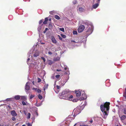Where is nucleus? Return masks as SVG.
Returning <instances> with one entry per match:
<instances>
[{
  "mask_svg": "<svg viewBox=\"0 0 126 126\" xmlns=\"http://www.w3.org/2000/svg\"><path fill=\"white\" fill-rule=\"evenodd\" d=\"M110 104L109 102H106L100 106L101 110L103 114V118L104 119L106 118L108 114Z\"/></svg>",
  "mask_w": 126,
  "mask_h": 126,
  "instance_id": "obj_1",
  "label": "nucleus"
},
{
  "mask_svg": "<svg viewBox=\"0 0 126 126\" xmlns=\"http://www.w3.org/2000/svg\"><path fill=\"white\" fill-rule=\"evenodd\" d=\"M71 93V92L69 90L68 92L65 95L62 97H60V98L69 100H70V99L73 98V95H70Z\"/></svg>",
  "mask_w": 126,
  "mask_h": 126,
  "instance_id": "obj_2",
  "label": "nucleus"
},
{
  "mask_svg": "<svg viewBox=\"0 0 126 126\" xmlns=\"http://www.w3.org/2000/svg\"><path fill=\"white\" fill-rule=\"evenodd\" d=\"M85 28V26L83 25L79 26L78 29V31L79 33L82 32Z\"/></svg>",
  "mask_w": 126,
  "mask_h": 126,
  "instance_id": "obj_3",
  "label": "nucleus"
},
{
  "mask_svg": "<svg viewBox=\"0 0 126 126\" xmlns=\"http://www.w3.org/2000/svg\"><path fill=\"white\" fill-rule=\"evenodd\" d=\"M69 90L68 89H66L63 91L61 93V94H60V97L65 95L68 92Z\"/></svg>",
  "mask_w": 126,
  "mask_h": 126,
  "instance_id": "obj_4",
  "label": "nucleus"
},
{
  "mask_svg": "<svg viewBox=\"0 0 126 126\" xmlns=\"http://www.w3.org/2000/svg\"><path fill=\"white\" fill-rule=\"evenodd\" d=\"M11 113L13 116H16L17 115V114L14 110H12L11 111Z\"/></svg>",
  "mask_w": 126,
  "mask_h": 126,
  "instance_id": "obj_5",
  "label": "nucleus"
},
{
  "mask_svg": "<svg viewBox=\"0 0 126 126\" xmlns=\"http://www.w3.org/2000/svg\"><path fill=\"white\" fill-rule=\"evenodd\" d=\"M51 40L52 42L54 44H56L57 43V41L55 39L54 37L52 36L51 37Z\"/></svg>",
  "mask_w": 126,
  "mask_h": 126,
  "instance_id": "obj_6",
  "label": "nucleus"
},
{
  "mask_svg": "<svg viewBox=\"0 0 126 126\" xmlns=\"http://www.w3.org/2000/svg\"><path fill=\"white\" fill-rule=\"evenodd\" d=\"M53 25V24H52L51 22L49 23L48 27L50 29H52Z\"/></svg>",
  "mask_w": 126,
  "mask_h": 126,
  "instance_id": "obj_7",
  "label": "nucleus"
},
{
  "mask_svg": "<svg viewBox=\"0 0 126 126\" xmlns=\"http://www.w3.org/2000/svg\"><path fill=\"white\" fill-rule=\"evenodd\" d=\"M76 95L77 96H79L81 95V93L80 91H76L75 92Z\"/></svg>",
  "mask_w": 126,
  "mask_h": 126,
  "instance_id": "obj_8",
  "label": "nucleus"
},
{
  "mask_svg": "<svg viewBox=\"0 0 126 126\" xmlns=\"http://www.w3.org/2000/svg\"><path fill=\"white\" fill-rule=\"evenodd\" d=\"M28 82H27L25 86V89L26 90H30V87L28 85Z\"/></svg>",
  "mask_w": 126,
  "mask_h": 126,
  "instance_id": "obj_9",
  "label": "nucleus"
},
{
  "mask_svg": "<svg viewBox=\"0 0 126 126\" xmlns=\"http://www.w3.org/2000/svg\"><path fill=\"white\" fill-rule=\"evenodd\" d=\"M98 5L99 4L98 3H96L93 5L92 8L95 9L98 6Z\"/></svg>",
  "mask_w": 126,
  "mask_h": 126,
  "instance_id": "obj_10",
  "label": "nucleus"
},
{
  "mask_svg": "<svg viewBox=\"0 0 126 126\" xmlns=\"http://www.w3.org/2000/svg\"><path fill=\"white\" fill-rule=\"evenodd\" d=\"M84 97H81L80 98H79V100H80V101H81L83 100L86 99V96L85 94L84 95Z\"/></svg>",
  "mask_w": 126,
  "mask_h": 126,
  "instance_id": "obj_11",
  "label": "nucleus"
},
{
  "mask_svg": "<svg viewBox=\"0 0 126 126\" xmlns=\"http://www.w3.org/2000/svg\"><path fill=\"white\" fill-rule=\"evenodd\" d=\"M126 119V115H123L120 117L121 120H124Z\"/></svg>",
  "mask_w": 126,
  "mask_h": 126,
  "instance_id": "obj_12",
  "label": "nucleus"
},
{
  "mask_svg": "<svg viewBox=\"0 0 126 126\" xmlns=\"http://www.w3.org/2000/svg\"><path fill=\"white\" fill-rule=\"evenodd\" d=\"M14 98L16 100H18L20 98V96L17 95L15 96Z\"/></svg>",
  "mask_w": 126,
  "mask_h": 126,
  "instance_id": "obj_13",
  "label": "nucleus"
},
{
  "mask_svg": "<svg viewBox=\"0 0 126 126\" xmlns=\"http://www.w3.org/2000/svg\"><path fill=\"white\" fill-rule=\"evenodd\" d=\"M39 55V53L38 52H36L34 54L33 56L34 57H36L38 56Z\"/></svg>",
  "mask_w": 126,
  "mask_h": 126,
  "instance_id": "obj_14",
  "label": "nucleus"
},
{
  "mask_svg": "<svg viewBox=\"0 0 126 126\" xmlns=\"http://www.w3.org/2000/svg\"><path fill=\"white\" fill-rule=\"evenodd\" d=\"M21 100L24 101H25L27 99V98L26 96H21Z\"/></svg>",
  "mask_w": 126,
  "mask_h": 126,
  "instance_id": "obj_15",
  "label": "nucleus"
},
{
  "mask_svg": "<svg viewBox=\"0 0 126 126\" xmlns=\"http://www.w3.org/2000/svg\"><path fill=\"white\" fill-rule=\"evenodd\" d=\"M48 20V17H46L45 18V21L43 22V23L44 24H46L47 23V22Z\"/></svg>",
  "mask_w": 126,
  "mask_h": 126,
  "instance_id": "obj_16",
  "label": "nucleus"
},
{
  "mask_svg": "<svg viewBox=\"0 0 126 126\" xmlns=\"http://www.w3.org/2000/svg\"><path fill=\"white\" fill-rule=\"evenodd\" d=\"M79 10L80 12H83L84 10V9L82 7H80L79 8Z\"/></svg>",
  "mask_w": 126,
  "mask_h": 126,
  "instance_id": "obj_17",
  "label": "nucleus"
},
{
  "mask_svg": "<svg viewBox=\"0 0 126 126\" xmlns=\"http://www.w3.org/2000/svg\"><path fill=\"white\" fill-rule=\"evenodd\" d=\"M123 112L124 114L126 115V108H123Z\"/></svg>",
  "mask_w": 126,
  "mask_h": 126,
  "instance_id": "obj_18",
  "label": "nucleus"
},
{
  "mask_svg": "<svg viewBox=\"0 0 126 126\" xmlns=\"http://www.w3.org/2000/svg\"><path fill=\"white\" fill-rule=\"evenodd\" d=\"M54 17L56 19L59 20L60 19V17L57 15H55Z\"/></svg>",
  "mask_w": 126,
  "mask_h": 126,
  "instance_id": "obj_19",
  "label": "nucleus"
},
{
  "mask_svg": "<svg viewBox=\"0 0 126 126\" xmlns=\"http://www.w3.org/2000/svg\"><path fill=\"white\" fill-rule=\"evenodd\" d=\"M31 114L30 113H28L27 114V118L29 119L30 118Z\"/></svg>",
  "mask_w": 126,
  "mask_h": 126,
  "instance_id": "obj_20",
  "label": "nucleus"
},
{
  "mask_svg": "<svg viewBox=\"0 0 126 126\" xmlns=\"http://www.w3.org/2000/svg\"><path fill=\"white\" fill-rule=\"evenodd\" d=\"M48 61V64L49 65H51L53 63V62L52 61L50 60H49Z\"/></svg>",
  "mask_w": 126,
  "mask_h": 126,
  "instance_id": "obj_21",
  "label": "nucleus"
},
{
  "mask_svg": "<svg viewBox=\"0 0 126 126\" xmlns=\"http://www.w3.org/2000/svg\"><path fill=\"white\" fill-rule=\"evenodd\" d=\"M48 86V84H47L45 85V88H44V91L45 90V88H46V89L47 88Z\"/></svg>",
  "mask_w": 126,
  "mask_h": 126,
  "instance_id": "obj_22",
  "label": "nucleus"
},
{
  "mask_svg": "<svg viewBox=\"0 0 126 126\" xmlns=\"http://www.w3.org/2000/svg\"><path fill=\"white\" fill-rule=\"evenodd\" d=\"M12 98H7L6 99V101H12Z\"/></svg>",
  "mask_w": 126,
  "mask_h": 126,
  "instance_id": "obj_23",
  "label": "nucleus"
},
{
  "mask_svg": "<svg viewBox=\"0 0 126 126\" xmlns=\"http://www.w3.org/2000/svg\"><path fill=\"white\" fill-rule=\"evenodd\" d=\"M61 36L63 38H65L66 37V36L64 34H61Z\"/></svg>",
  "mask_w": 126,
  "mask_h": 126,
  "instance_id": "obj_24",
  "label": "nucleus"
},
{
  "mask_svg": "<svg viewBox=\"0 0 126 126\" xmlns=\"http://www.w3.org/2000/svg\"><path fill=\"white\" fill-rule=\"evenodd\" d=\"M38 98L40 99L41 100L42 98V96L39 94L38 96Z\"/></svg>",
  "mask_w": 126,
  "mask_h": 126,
  "instance_id": "obj_25",
  "label": "nucleus"
},
{
  "mask_svg": "<svg viewBox=\"0 0 126 126\" xmlns=\"http://www.w3.org/2000/svg\"><path fill=\"white\" fill-rule=\"evenodd\" d=\"M60 30L62 31V32H64V29L63 28H60Z\"/></svg>",
  "mask_w": 126,
  "mask_h": 126,
  "instance_id": "obj_26",
  "label": "nucleus"
},
{
  "mask_svg": "<svg viewBox=\"0 0 126 126\" xmlns=\"http://www.w3.org/2000/svg\"><path fill=\"white\" fill-rule=\"evenodd\" d=\"M48 30V29L47 28H46L45 30L43 32L44 33H45L46 32V31Z\"/></svg>",
  "mask_w": 126,
  "mask_h": 126,
  "instance_id": "obj_27",
  "label": "nucleus"
},
{
  "mask_svg": "<svg viewBox=\"0 0 126 126\" xmlns=\"http://www.w3.org/2000/svg\"><path fill=\"white\" fill-rule=\"evenodd\" d=\"M44 61V62L45 63L46 61V59L44 57H42L41 58Z\"/></svg>",
  "mask_w": 126,
  "mask_h": 126,
  "instance_id": "obj_28",
  "label": "nucleus"
},
{
  "mask_svg": "<svg viewBox=\"0 0 126 126\" xmlns=\"http://www.w3.org/2000/svg\"><path fill=\"white\" fill-rule=\"evenodd\" d=\"M123 96L125 97V99H126V93H123Z\"/></svg>",
  "mask_w": 126,
  "mask_h": 126,
  "instance_id": "obj_29",
  "label": "nucleus"
},
{
  "mask_svg": "<svg viewBox=\"0 0 126 126\" xmlns=\"http://www.w3.org/2000/svg\"><path fill=\"white\" fill-rule=\"evenodd\" d=\"M22 105L24 106L26 105V102L24 101H22Z\"/></svg>",
  "mask_w": 126,
  "mask_h": 126,
  "instance_id": "obj_30",
  "label": "nucleus"
},
{
  "mask_svg": "<svg viewBox=\"0 0 126 126\" xmlns=\"http://www.w3.org/2000/svg\"><path fill=\"white\" fill-rule=\"evenodd\" d=\"M37 91L38 93H40L41 92V90L39 89H38L37 90Z\"/></svg>",
  "mask_w": 126,
  "mask_h": 126,
  "instance_id": "obj_31",
  "label": "nucleus"
},
{
  "mask_svg": "<svg viewBox=\"0 0 126 126\" xmlns=\"http://www.w3.org/2000/svg\"><path fill=\"white\" fill-rule=\"evenodd\" d=\"M73 33L74 34H77V32L76 31H74L73 32Z\"/></svg>",
  "mask_w": 126,
  "mask_h": 126,
  "instance_id": "obj_32",
  "label": "nucleus"
},
{
  "mask_svg": "<svg viewBox=\"0 0 126 126\" xmlns=\"http://www.w3.org/2000/svg\"><path fill=\"white\" fill-rule=\"evenodd\" d=\"M34 95H31L30 96V99H32V98H33L34 97Z\"/></svg>",
  "mask_w": 126,
  "mask_h": 126,
  "instance_id": "obj_33",
  "label": "nucleus"
},
{
  "mask_svg": "<svg viewBox=\"0 0 126 126\" xmlns=\"http://www.w3.org/2000/svg\"><path fill=\"white\" fill-rule=\"evenodd\" d=\"M78 100L77 99H74L73 100V101L74 102H76L78 101Z\"/></svg>",
  "mask_w": 126,
  "mask_h": 126,
  "instance_id": "obj_34",
  "label": "nucleus"
},
{
  "mask_svg": "<svg viewBox=\"0 0 126 126\" xmlns=\"http://www.w3.org/2000/svg\"><path fill=\"white\" fill-rule=\"evenodd\" d=\"M12 119L13 121H15L16 119L15 117H13L12 118Z\"/></svg>",
  "mask_w": 126,
  "mask_h": 126,
  "instance_id": "obj_35",
  "label": "nucleus"
},
{
  "mask_svg": "<svg viewBox=\"0 0 126 126\" xmlns=\"http://www.w3.org/2000/svg\"><path fill=\"white\" fill-rule=\"evenodd\" d=\"M55 77L56 78H58L60 77V75H57Z\"/></svg>",
  "mask_w": 126,
  "mask_h": 126,
  "instance_id": "obj_36",
  "label": "nucleus"
},
{
  "mask_svg": "<svg viewBox=\"0 0 126 126\" xmlns=\"http://www.w3.org/2000/svg\"><path fill=\"white\" fill-rule=\"evenodd\" d=\"M43 22V20H40L39 22V23L40 24L42 23V22Z\"/></svg>",
  "mask_w": 126,
  "mask_h": 126,
  "instance_id": "obj_37",
  "label": "nucleus"
},
{
  "mask_svg": "<svg viewBox=\"0 0 126 126\" xmlns=\"http://www.w3.org/2000/svg\"><path fill=\"white\" fill-rule=\"evenodd\" d=\"M41 81V79L40 78H38V82H40Z\"/></svg>",
  "mask_w": 126,
  "mask_h": 126,
  "instance_id": "obj_38",
  "label": "nucleus"
},
{
  "mask_svg": "<svg viewBox=\"0 0 126 126\" xmlns=\"http://www.w3.org/2000/svg\"><path fill=\"white\" fill-rule=\"evenodd\" d=\"M58 36L59 37V38L60 39V40H62V38L59 35H58Z\"/></svg>",
  "mask_w": 126,
  "mask_h": 126,
  "instance_id": "obj_39",
  "label": "nucleus"
},
{
  "mask_svg": "<svg viewBox=\"0 0 126 126\" xmlns=\"http://www.w3.org/2000/svg\"><path fill=\"white\" fill-rule=\"evenodd\" d=\"M28 126H32V125L30 123H28L27 124Z\"/></svg>",
  "mask_w": 126,
  "mask_h": 126,
  "instance_id": "obj_40",
  "label": "nucleus"
},
{
  "mask_svg": "<svg viewBox=\"0 0 126 126\" xmlns=\"http://www.w3.org/2000/svg\"><path fill=\"white\" fill-rule=\"evenodd\" d=\"M23 112L25 115H27V112H26V111L25 110H24L23 111Z\"/></svg>",
  "mask_w": 126,
  "mask_h": 126,
  "instance_id": "obj_41",
  "label": "nucleus"
},
{
  "mask_svg": "<svg viewBox=\"0 0 126 126\" xmlns=\"http://www.w3.org/2000/svg\"><path fill=\"white\" fill-rule=\"evenodd\" d=\"M48 54L49 55H51L52 54V53L51 52L49 51L48 52Z\"/></svg>",
  "mask_w": 126,
  "mask_h": 126,
  "instance_id": "obj_42",
  "label": "nucleus"
},
{
  "mask_svg": "<svg viewBox=\"0 0 126 126\" xmlns=\"http://www.w3.org/2000/svg\"><path fill=\"white\" fill-rule=\"evenodd\" d=\"M56 87L58 89H59L60 88V86L59 85L57 86Z\"/></svg>",
  "mask_w": 126,
  "mask_h": 126,
  "instance_id": "obj_43",
  "label": "nucleus"
},
{
  "mask_svg": "<svg viewBox=\"0 0 126 126\" xmlns=\"http://www.w3.org/2000/svg\"><path fill=\"white\" fill-rule=\"evenodd\" d=\"M93 120L92 119H91V120L89 121V122L91 123H92L93 122Z\"/></svg>",
  "mask_w": 126,
  "mask_h": 126,
  "instance_id": "obj_44",
  "label": "nucleus"
},
{
  "mask_svg": "<svg viewBox=\"0 0 126 126\" xmlns=\"http://www.w3.org/2000/svg\"><path fill=\"white\" fill-rule=\"evenodd\" d=\"M85 125H84L83 124H82V125H80L79 126H85Z\"/></svg>",
  "mask_w": 126,
  "mask_h": 126,
  "instance_id": "obj_45",
  "label": "nucleus"
},
{
  "mask_svg": "<svg viewBox=\"0 0 126 126\" xmlns=\"http://www.w3.org/2000/svg\"><path fill=\"white\" fill-rule=\"evenodd\" d=\"M51 14H53V12L52 11H50L49 12Z\"/></svg>",
  "mask_w": 126,
  "mask_h": 126,
  "instance_id": "obj_46",
  "label": "nucleus"
},
{
  "mask_svg": "<svg viewBox=\"0 0 126 126\" xmlns=\"http://www.w3.org/2000/svg\"><path fill=\"white\" fill-rule=\"evenodd\" d=\"M36 114L37 115V116H38V113L36 111Z\"/></svg>",
  "mask_w": 126,
  "mask_h": 126,
  "instance_id": "obj_47",
  "label": "nucleus"
},
{
  "mask_svg": "<svg viewBox=\"0 0 126 126\" xmlns=\"http://www.w3.org/2000/svg\"><path fill=\"white\" fill-rule=\"evenodd\" d=\"M56 71H61V69H57Z\"/></svg>",
  "mask_w": 126,
  "mask_h": 126,
  "instance_id": "obj_48",
  "label": "nucleus"
},
{
  "mask_svg": "<svg viewBox=\"0 0 126 126\" xmlns=\"http://www.w3.org/2000/svg\"><path fill=\"white\" fill-rule=\"evenodd\" d=\"M4 125L3 124H0V126H3Z\"/></svg>",
  "mask_w": 126,
  "mask_h": 126,
  "instance_id": "obj_49",
  "label": "nucleus"
},
{
  "mask_svg": "<svg viewBox=\"0 0 126 126\" xmlns=\"http://www.w3.org/2000/svg\"><path fill=\"white\" fill-rule=\"evenodd\" d=\"M50 21H51V18H50L49 19H48Z\"/></svg>",
  "mask_w": 126,
  "mask_h": 126,
  "instance_id": "obj_50",
  "label": "nucleus"
},
{
  "mask_svg": "<svg viewBox=\"0 0 126 126\" xmlns=\"http://www.w3.org/2000/svg\"><path fill=\"white\" fill-rule=\"evenodd\" d=\"M124 93H126V88L125 89V92H124Z\"/></svg>",
  "mask_w": 126,
  "mask_h": 126,
  "instance_id": "obj_51",
  "label": "nucleus"
},
{
  "mask_svg": "<svg viewBox=\"0 0 126 126\" xmlns=\"http://www.w3.org/2000/svg\"><path fill=\"white\" fill-rule=\"evenodd\" d=\"M29 60H30V58H28L27 60L28 61H29Z\"/></svg>",
  "mask_w": 126,
  "mask_h": 126,
  "instance_id": "obj_52",
  "label": "nucleus"
},
{
  "mask_svg": "<svg viewBox=\"0 0 126 126\" xmlns=\"http://www.w3.org/2000/svg\"><path fill=\"white\" fill-rule=\"evenodd\" d=\"M67 69V68L66 67H65L64 68V69L65 70H66Z\"/></svg>",
  "mask_w": 126,
  "mask_h": 126,
  "instance_id": "obj_53",
  "label": "nucleus"
},
{
  "mask_svg": "<svg viewBox=\"0 0 126 126\" xmlns=\"http://www.w3.org/2000/svg\"><path fill=\"white\" fill-rule=\"evenodd\" d=\"M97 0V2H99L100 0Z\"/></svg>",
  "mask_w": 126,
  "mask_h": 126,
  "instance_id": "obj_54",
  "label": "nucleus"
},
{
  "mask_svg": "<svg viewBox=\"0 0 126 126\" xmlns=\"http://www.w3.org/2000/svg\"><path fill=\"white\" fill-rule=\"evenodd\" d=\"M71 41L74 42H75L74 41Z\"/></svg>",
  "mask_w": 126,
  "mask_h": 126,
  "instance_id": "obj_55",
  "label": "nucleus"
},
{
  "mask_svg": "<svg viewBox=\"0 0 126 126\" xmlns=\"http://www.w3.org/2000/svg\"><path fill=\"white\" fill-rule=\"evenodd\" d=\"M22 126H26L25 125H22Z\"/></svg>",
  "mask_w": 126,
  "mask_h": 126,
  "instance_id": "obj_56",
  "label": "nucleus"
},
{
  "mask_svg": "<svg viewBox=\"0 0 126 126\" xmlns=\"http://www.w3.org/2000/svg\"><path fill=\"white\" fill-rule=\"evenodd\" d=\"M91 30V29H89V30H88V31H86V32H88V31H89V30Z\"/></svg>",
  "mask_w": 126,
  "mask_h": 126,
  "instance_id": "obj_57",
  "label": "nucleus"
},
{
  "mask_svg": "<svg viewBox=\"0 0 126 126\" xmlns=\"http://www.w3.org/2000/svg\"><path fill=\"white\" fill-rule=\"evenodd\" d=\"M76 2H77V1H76V2H75V3H74V4H75L76 3Z\"/></svg>",
  "mask_w": 126,
  "mask_h": 126,
  "instance_id": "obj_58",
  "label": "nucleus"
},
{
  "mask_svg": "<svg viewBox=\"0 0 126 126\" xmlns=\"http://www.w3.org/2000/svg\"><path fill=\"white\" fill-rule=\"evenodd\" d=\"M116 126H119V125H116Z\"/></svg>",
  "mask_w": 126,
  "mask_h": 126,
  "instance_id": "obj_59",
  "label": "nucleus"
},
{
  "mask_svg": "<svg viewBox=\"0 0 126 126\" xmlns=\"http://www.w3.org/2000/svg\"><path fill=\"white\" fill-rule=\"evenodd\" d=\"M76 124H75L74 126H75L76 125Z\"/></svg>",
  "mask_w": 126,
  "mask_h": 126,
  "instance_id": "obj_60",
  "label": "nucleus"
},
{
  "mask_svg": "<svg viewBox=\"0 0 126 126\" xmlns=\"http://www.w3.org/2000/svg\"><path fill=\"white\" fill-rule=\"evenodd\" d=\"M32 83H33V84H34V82H32Z\"/></svg>",
  "mask_w": 126,
  "mask_h": 126,
  "instance_id": "obj_61",
  "label": "nucleus"
},
{
  "mask_svg": "<svg viewBox=\"0 0 126 126\" xmlns=\"http://www.w3.org/2000/svg\"><path fill=\"white\" fill-rule=\"evenodd\" d=\"M88 126L85 125V126Z\"/></svg>",
  "mask_w": 126,
  "mask_h": 126,
  "instance_id": "obj_62",
  "label": "nucleus"
}]
</instances>
